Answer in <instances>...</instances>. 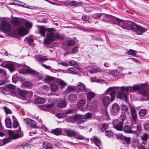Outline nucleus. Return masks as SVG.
Here are the masks:
<instances>
[{"label":"nucleus","instance_id":"21","mask_svg":"<svg viewBox=\"0 0 149 149\" xmlns=\"http://www.w3.org/2000/svg\"><path fill=\"white\" fill-rule=\"evenodd\" d=\"M6 87L8 89V91L10 94H14L15 93V86L13 84H10L7 85Z\"/></svg>","mask_w":149,"mask_h":149},{"label":"nucleus","instance_id":"2","mask_svg":"<svg viewBox=\"0 0 149 149\" xmlns=\"http://www.w3.org/2000/svg\"><path fill=\"white\" fill-rule=\"evenodd\" d=\"M125 90L127 92L129 91L132 92L134 91L132 86H122L120 88V90L122 92L120 91H118L117 93V97L122 100H124L125 102H127V95L123 92Z\"/></svg>","mask_w":149,"mask_h":149},{"label":"nucleus","instance_id":"36","mask_svg":"<svg viewBox=\"0 0 149 149\" xmlns=\"http://www.w3.org/2000/svg\"><path fill=\"white\" fill-rule=\"evenodd\" d=\"M127 54L128 55H131L133 56H134L136 57L137 56H136V51L130 49L127 52Z\"/></svg>","mask_w":149,"mask_h":149},{"label":"nucleus","instance_id":"18","mask_svg":"<svg viewBox=\"0 0 149 149\" xmlns=\"http://www.w3.org/2000/svg\"><path fill=\"white\" fill-rule=\"evenodd\" d=\"M110 99L109 97L107 96H103L102 97V100L103 104L105 107H107L109 104Z\"/></svg>","mask_w":149,"mask_h":149},{"label":"nucleus","instance_id":"29","mask_svg":"<svg viewBox=\"0 0 149 149\" xmlns=\"http://www.w3.org/2000/svg\"><path fill=\"white\" fill-rule=\"evenodd\" d=\"M75 90V88L74 86H69L65 90V92L67 93H69L74 91Z\"/></svg>","mask_w":149,"mask_h":149},{"label":"nucleus","instance_id":"30","mask_svg":"<svg viewBox=\"0 0 149 149\" xmlns=\"http://www.w3.org/2000/svg\"><path fill=\"white\" fill-rule=\"evenodd\" d=\"M109 73L113 76H119L121 74L118 70H111L110 71Z\"/></svg>","mask_w":149,"mask_h":149},{"label":"nucleus","instance_id":"40","mask_svg":"<svg viewBox=\"0 0 149 149\" xmlns=\"http://www.w3.org/2000/svg\"><path fill=\"white\" fill-rule=\"evenodd\" d=\"M45 99L43 98L39 97L35 100V102L37 104H42L45 102Z\"/></svg>","mask_w":149,"mask_h":149},{"label":"nucleus","instance_id":"61","mask_svg":"<svg viewBox=\"0 0 149 149\" xmlns=\"http://www.w3.org/2000/svg\"><path fill=\"white\" fill-rule=\"evenodd\" d=\"M18 77L16 75H15L13 76L12 78V81L13 83H15L18 80Z\"/></svg>","mask_w":149,"mask_h":149},{"label":"nucleus","instance_id":"6","mask_svg":"<svg viewBox=\"0 0 149 149\" xmlns=\"http://www.w3.org/2000/svg\"><path fill=\"white\" fill-rule=\"evenodd\" d=\"M21 131V129L20 127L17 131L7 130V132H8V135L10 136L9 138H10V139H14L22 136L23 134Z\"/></svg>","mask_w":149,"mask_h":149},{"label":"nucleus","instance_id":"48","mask_svg":"<svg viewBox=\"0 0 149 149\" xmlns=\"http://www.w3.org/2000/svg\"><path fill=\"white\" fill-rule=\"evenodd\" d=\"M128 109L127 107L125 105L122 104L121 105V109L123 112H127L128 111Z\"/></svg>","mask_w":149,"mask_h":149},{"label":"nucleus","instance_id":"38","mask_svg":"<svg viewBox=\"0 0 149 149\" xmlns=\"http://www.w3.org/2000/svg\"><path fill=\"white\" fill-rule=\"evenodd\" d=\"M147 112V111L144 109H140L139 111V115L140 116H144Z\"/></svg>","mask_w":149,"mask_h":149},{"label":"nucleus","instance_id":"25","mask_svg":"<svg viewBox=\"0 0 149 149\" xmlns=\"http://www.w3.org/2000/svg\"><path fill=\"white\" fill-rule=\"evenodd\" d=\"M62 131V130L61 128H56L55 129H52L51 131L54 134L58 135H61Z\"/></svg>","mask_w":149,"mask_h":149},{"label":"nucleus","instance_id":"51","mask_svg":"<svg viewBox=\"0 0 149 149\" xmlns=\"http://www.w3.org/2000/svg\"><path fill=\"white\" fill-rule=\"evenodd\" d=\"M68 70L70 71L73 72L74 73H76L79 70V69L76 67L70 68Z\"/></svg>","mask_w":149,"mask_h":149},{"label":"nucleus","instance_id":"16","mask_svg":"<svg viewBox=\"0 0 149 149\" xmlns=\"http://www.w3.org/2000/svg\"><path fill=\"white\" fill-rule=\"evenodd\" d=\"M64 3L67 5L76 6L77 5H80L81 4V2H78L73 1H66L64 2Z\"/></svg>","mask_w":149,"mask_h":149},{"label":"nucleus","instance_id":"27","mask_svg":"<svg viewBox=\"0 0 149 149\" xmlns=\"http://www.w3.org/2000/svg\"><path fill=\"white\" fill-rule=\"evenodd\" d=\"M43 147L46 149H52V145L48 142L44 141L43 144Z\"/></svg>","mask_w":149,"mask_h":149},{"label":"nucleus","instance_id":"23","mask_svg":"<svg viewBox=\"0 0 149 149\" xmlns=\"http://www.w3.org/2000/svg\"><path fill=\"white\" fill-rule=\"evenodd\" d=\"M120 109V106L117 104L115 103L113 104L112 109L114 112L116 113L118 112L119 111Z\"/></svg>","mask_w":149,"mask_h":149},{"label":"nucleus","instance_id":"7","mask_svg":"<svg viewBox=\"0 0 149 149\" xmlns=\"http://www.w3.org/2000/svg\"><path fill=\"white\" fill-rule=\"evenodd\" d=\"M19 73L22 74L29 73L37 76L39 74L38 72L33 70L27 66L24 65L22 66V68L19 70Z\"/></svg>","mask_w":149,"mask_h":149},{"label":"nucleus","instance_id":"1","mask_svg":"<svg viewBox=\"0 0 149 149\" xmlns=\"http://www.w3.org/2000/svg\"><path fill=\"white\" fill-rule=\"evenodd\" d=\"M11 22L12 24L15 27V30L19 35L24 36L28 33L27 31L25 28L19 26L20 21L18 18L15 17L12 18Z\"/></svg>","mask_w":149,"mask_h":149},{"label":"nucleus","instance_id":"41","mask_svg":"<svg viewBox=\"0 0 149 149\" xmlns=\"http://www.w3.org/2000/svg\"><path fill=\"white\" fill-rule=\"evenodd\" d=\"M50 88L52 91L53 92L56 91L57 89V86L54 84H51Z\"/></svg>","mask_w":149,"mask_h":149},{"label":"nucleus","instance_id":"19","mask_svg":"<svg viewBox=\"0 0 149 149\" xmlns=\"http://www.w3.org/2000/svg\"><path fill=\"white\" fill-rule=\"evenodd\" d=\"M54 105V103L52 102L50 104H45L41 106L40 108L41 110L45 111L48 109L50 107H52Z\"/></svg>","mask_w":149,"mask_h":149},{"label":"nucleus","instance_id":"34","mask_svg":"<svg viewBox=\"0 0 149 149\" xmlns=\"http://www.w3.org/2000/svg\"><path fill=\"white\" fill-rule=\"evenodd\" d=\"M67 135L68 136H74L76 134V132L74 131L69 130H68L66 132Z\"/></svg>","mask_w":149,"mask_h":149},{"label":"nucleus","instance_id":"3","mask_svg":"<svg viewBox=\"0 0 149 149\" xmlns=\"http://www.w3.org/2000/svg\"><path fill=\"white\" fill-rule=\"evenodd\" d=\"M54 30L52 28L47 29L46 39L43 42L45 44H49L55 40V33L54 32Z\"/></svg>","mask_w":149,"mask_h":149},{"label":"nucleus","instance_id":"39","mask_svg":"<svg viewBox=\"0 0 149 149\" xmlns=\"http://www.w3.org/2000/svg\"><path fill=\"white\" fill-rule=\"evenodd\" d=\"M29 145L28 144L19 145L17 146V149H27V147Z\"/></svg>","mask_w":149,"mask_h":149},{"label":"nucleus","instance_id":"11","mask_svg":"<svg viewBox=\"0 0 149 149\" xmlns=\"http://www.w3.org/2000/svg\"><path fill=\"white\" fill-rule=\"evenodd\" d=\"M118 122V120H114L113 121V127L116 130L118 131H121L123 130V122H120L117 123Z\"/></svg>","mask_w":149,"mask_h":149},{"label":"nucleus","instance_id":"20","mask_svg":"<svg viewBox=\"0 0 149 149\" xmlns=\"http://www.w3.org/2000/svg\"><path fill=\"white\" fill-rule=\"evenodd\" d=\"M47 29H46L43 26H40L39 28L38 32L40 35L43 36H45V32L47 31Z\"/></svg>","mask_w":149,"mask_h":149},{"label":"nucleus","instance_id":"10","mask_svg":"<svg viewBox=\"0 0 149 149\" xmlns=\"http://www.w3.org/2000/svg\"><path fill=\"white\" fill-rule=\"evenodd\" d=\"M120 87H110L106 91L105 93H107L108 92L111 91L110 93V95L111 97V101H112L114 99L116 95V92L115 91L112 90L118 89Z\"/></svg>","mask_w":149,"mask_h":149},{"label":"nucleus","instance_id":"53","mask_svg":"<svg viewBox=\"0 0 149 149\" xmlns=\"http://www.w3.org/2000/svg\"><path fill=\"white\" fill-rule=\"evenodd\" d=\"M74 137L76 139L80 140H83L84 139L83 137L81 135L77 134L76 132V134L74 135Z\"/></svg>","mask_w":149,"mask_h":149},{"label":"nucleus","instance_id":"54","mask_svg":"<svg viewBox=\"0 0 149 149\" xmlns=\"http://www.w3.org/2000/svg\"><path fill=\"white\" fill-rule=\"evenodd\" d=\"M33 128H35L37 127L36 123L34 120H32L31 122L29 124Z\"/></svg>","mask_w":149,"mask_h":149},{"label":"nucleus","instance_id":"58","mask_svg":"<svg viewBox=\"0 0 149 149\" xmlns=\"http://www.w3.org/2000/svg\"><path fill=\"white\" fill-rule=\"evenodd\" d=\"M19 124L18 122L15 120H14L13 122V127L14 128L17 127L19 126Z\"/></svg>","mask_w":149,"mask_h":149},{"label":"nucleus","instance_id":"56","mask_svg":"<svg viewBox=\"0 0 149 149\" xmlns=\"http://www.w3.org/2000/svg\"><path fill=\"white\" fill-rule=\"evenodd\" d=\"M24 40L25 41H27L30 45H31L33 41V38L29 37L25 38Z\"/></svg>","mask_w":149,"mask_h":149},{"label":"nucleus","instance_id":"35","mask_svg":"<svg viewBox=\"0 0 149 149\" xmlns=\"http://www.w3.org/2000/svg\"><path fill=\"white\" fill-rule=\"evenodd\" d=\"M148 134L145 133L141 136V140L144 141V143H142L143 144H145L146 143V141L148 139Z\"/></svg>","mask_w":149,"mask_h":149},{"label":"nucleus","instance_id":"57","mask_svg":"<svg viewBox=\"0 0 149 149\" xmlns=\"http://www.w3.org/2000/svg\"><path fill=\"white\" fill-rule=\"evenodd\" d=\"M11 139L10 138H5L3 139V142L4 144L5 145L10 141Z\"/></svg>","mask_w":149,"mask_h":149},{"label":"nucleus","instance_id":"63","mask_svg":"<svg viewBox=\"0 0 149 149\" xmlns=\"http://www.w3.org/2000/svg\"><path fill=\"white\" fill-rule=\"evenodd\" d=\"M120 117L121 118V120L123 121H124L126 117V116L125 113L122 112L120 115Z\"/></svg>","mask_w":149,"mask_h":149},{"label":"nucleus","instance_id":"47","mask_svg":"<svg viewBox=\"0 0 149 149\" xmlns=\"http://www.w3.org/2000/svg\"><path fill=\"white\" fill-rule=\"evenodd\" d=\"M66 116L64 112L63 113H57L56 114V116L58 118H62Z\"/></svg>","mask_w":149,"mask_h":149},{"label":"nucleus","instance_id":"12","mask_svg":"<svg viewBox=\"0 0 149 149\" xmlns=\"http://www.w3.org/2000/svg\"><path fill=\"white\" fill-rule=\"evenodd\" d=\"M1 66L8 68L11 72L15 70V65L13 62L9 63L6 64L2 63L1 64Z\"/></svg>","mask_w":149,"mask_h":149},{"label":"nucleus","instance_id":"13","mask_svg":"<svg viewBox=\"0 0 149 149\" xmlns=\"http://www.w3.org/2000/svg\"><path fill=\"white\" fill-rule=\"evenodd\" d=\"M131 128L132 129V131H134L138 134V135L136 134H135L136 137H138L142 130L141 125L139 124L133 125Z\"/></svg>","mask_w":149,"mask_h":149},{"label":"nucleus","instance_id":"46","mask_svg":"<svg viewBox=\"0 0 149 149\" xmlns=\"http://www.w3.org/2000/svg\"><path fill=\"white\" fill-rule=\"evenodd\" d=\"M105 134L106 135L109 137L112 136L114 134L113 133L112 131H106Z\"/></svg>","mask_w":149,"mask_h":149},{"label":"nucleus","instance_id":"5","mask_svg":"<svg viewBox=\"0 0 149 149\" xmlns=\"http://www.w3.org/2000/svg\"><path fill=\"white\" fill-rule=\"evenodd\" d=\"M130 28L138 35H142L147 30L146 28L137 25L135 23L132 22Z\"/></svg>","mask_w":149,"mask_h":149},{"label":"nucleus","instance_id":"52","mask_svg":"<svg viewBox=\"0 0 149 149\" xmlns=\"http://www.w3.org/2000/svg\"><path fill=\"white\" fill-rule=\"evenodd\" d=\"M102 13H95L92 15V17L95 19L99 18L102 16Z\"/></svg>","mask_w":149,"mask_h":149},{"label":"nucleus","instance_id":"60","mask_svg":"<svg viewBox=\"0 0 149 149\" xmlns=\"http://www.w3.org/2000/svg\"><path fill=\"white\" fill-rule=\"evenodd\" d=\"M23 84L24 86L25 87H30L31 85V84L30 82L27 81H24Z\"/></svg>","mask_w":149,"mask_h":149},{"label":"nucleus","instance_id":"8","mask_svg":"<svg viewBox=\"0 0 149 149\" xmlns=\"http://www.w3.org/2000/svg\"><path fill=\"white\" fill-rule=\"evenodd\" d=\"M0 27L1 31L4 33L8 32L11 30L10 24L6 21H2Z\"/></svg>","mask_w":149,"mask_h":149},{"label":"nucleus","instance_id":"17","mask_svg":"<svg viewBox=\"0 0 149 149\" xmlns=\"http://www.w3.org/2000/svg\"><path fill=\"white\" fill-rule=\"evenodd\" d=\"M35 58L38 61L40 62H43L48 59L46 56L42 55H37L35 56Z\"/></svg>","mask_w":149,"mask_h":149},{"label":"nucleus","instance_id":"24","mask_svg":"<svg viewBox=\"0 0 149 149\" xmlns=\"http://www.w3.org/2000/svg\"><path fill=\"white\" fill-rule=\"evenodd\" d=\"M132 117L133 120L135 121L137 119V114L135 109L133 108H131Z\"/></svg>","mask_w":149,"mask_h":149},{"label":"nucleus","instance_id":"22","mask_svg":"<svg viewBox=\"0 0 149 149\" xmlns=\"http://www.w3.org/2000/svg\"><path fill=\"white\" fill-rule=\"evenodd\" d=\"M0 91L3 94L6 95L10 94L8 89L6 86L3 87H0Z\"/></svg>","mask_w":149,"mask_h":149},{"label":"nucleus","instance_id":"62","mask_svg":"<svg viewBox=\"0 0 149 149\" xmlns=\"http://www.w3.org/2000/svg\"><path fill=\"white\" fill-rule=\"evenodd\" d=\"M79 47L78 46H76L73 48L72 50V54H74L77 53L78 51V48Z\"/></svg>","mask_w":149,"mask_h":149},{"label":"nucleus","instance_id":"14","mask_svg":"<svg viewBox=\"0 0 149 149\" xmlns=\"http://www.w3.org/2000/svg\"><path fill=\"white\" fill-rule=\"evenodd\" d=\"M125 133L136 134L138 135V134L134 131H132L131 127L130 125H126L125 126L122 130Z\"/></svg>","mask_w":149,"mask_h":149},{"label":"nucleus","instance_id":"33","mask_svg":"<svg viewBox=\"0 0 149 149\" xmlns=\"http://www.w3.org/2000/svg\"><path fill=\"white\" fill-rule=\"evenodd\" d=\"M5 124L6 127L8 128H10L11 127V121L10 119L6 118L5 120Z\"/></svg>","mask_w":149,"mask_h":149},{"label":"nucleus","instance_id":"44","mask_svg":"<svg viewBox=\"0 0 149 149\" xmlns=\"http://www.w3.org/2000/svg\"><path fill=\"white\" fill-rule=\"evenodd\" d=\"M77 87L80 90H83L85 89V87L82 83L79 82L77 85Z\"/></svg>","mask_w":149,"mask_h":149},{"label":"nucleus","instance_id":"37","mask_svg":"<svg viewBox=\"0 0 149 149\" xmlns=\"http://www.w3.org/2000/svg\"><path fill=\"white\" fill-rule=\"evenodd\" d=\"M101 71V69L99 68H93L89 72L91 74L98 72H100Z\"/></svg>","mask_w":149,"mask_h":149},{"label":"nucleus","instance_id":"55","mask_svg":"<svg viewBox=\"0 0 149 149\" xmlns=\"http://www.w3.org/2000/svg\"><path fill=\"white\" fill-rule=\"evenodd\" d=\"M3 108L6 114L8 113L11 114L12 113V111L6 107H4Z\"/></svg>","mask_w":149,"mask_h":149},{"label":"nucleus","instance_id":"9","mask_svg":"<svg viewBox=\"0 0 149 149\" xmlns=\"http://www.w3.org/2000/svg\"><path fill=\"white\" fill-rule=\"evenodd\" d=\"M73 119L74 121H79L78 124L84 123L86 121V119L84 118V115L81 114H77L74 116L73 117H70V118Z\"/></svg>","mask_w":149,"mask_h":149},{"label":"nucleus","instance_id":"26","mask_svg":"<svg viewBox=\"0 0 149 149\" xmlns=\"http://www.w3.org/2000/svg\"><path fill=\"white\" fill-rule=\"evenodd\" d=\"M18 93L20 96L24 98L26 97L28 94V92L26 90H20L18 91Z\"/></svg>","mask_w":149,"mask_h":149},{"label":"nucleus","instance_id":"59","mask_svg":"<svg viewBox=\"0 0 149 149\" xmlns=\"http://www.w3.org/2000/svg\"><path fill=\"white\" fill-rule=\"evenodd\" d=\"M75 44V41L73 40H70L66 42V45L68 46H72Z\"/></svg>","mask_w":149,"mask_h":149},{"label":"nucleus","instance_id":"28","mask_svg":"<svg viewBox=\"0 0 149 149\" xmlns=\"http://www.w3.org/2000/svg\"><path fill=\"white\" fill-rule=\"evenodd\" d=\"M68 98L70 102H72L76 100L77 96L75 94H72L69 95Z\"/></svg>","mask_w":149,"mask_h":149},{"label":"nucleus","instance_id":"4","mask_svg":"<svg viewBox=\"0 0 149 149\" xmlns=\"http://www.w3.org/2000/svg\"><path fill=\"white\" fill-rule=\"evenodd\" d=\"M113 19L115 20L114 24L121 26L123 29H130L132 21H124L116 17H113Z\"/></svg>","mask_w":149,"mask_h":149},{"label":"nucleus","instance_id":"31","mask_svg":"<svg viewBox=\"0 0 149 149\" xmlns=\"http://www.w3.org/2000/svg\"><path fill=\"white\" fill-rule=\"evenodd\" d=\"M95 96V94L93 92H89L88 93L87 96L88 100L89 101L93 98Z\"/></svg>","mask_w":149,"mask_h":149},{"label":"nucleus","instance_id":"32","mask_svg":"<svg viewBox=\"0 0 149 149\" xmlns=\"http://www.w3.org/2000/svg\"><path fill=\"white\" fill-rule=\"evenodd\" d=\"M67 103L64 100H63L58 104V107L59 108H62L66 106Z\"/></svg>","mask_w":149,"mask_h":149},{"label":"nucleus","instance_id":"64","mask_svg":"<svg viewBox=\"0 0 149 149\" xmlns=\"http://www.w3.org/2000/svg\"><path fill=\"white\" fill-rule=\"evenodd\" d=\"M24 120L26 124L29 125L32 120L29 118H24Z\"/></svg>","mask_w":149,"mask_h":149},{"label":"nucleus","instance_id":"50","mask_svg":"<svg viewBox=\"0 0 149 149\" xmlns=\"http://www.w3.org/2000/svg\"><path fill=\"white\" fill-rule=\"evenodd\" d=\"M141 91L142 94L143 96H146L148 95V99L149 100V94H148L146 90L144 89H142L141 90Z\"/></svg>","mask_w":149,"mask_h":149},{"label":"nucleus","instance_id":"42","mask_svg":"<svg viewBox=\"0 0 149 149\" xmlns=\"http://www.w3.org/2000/svg\"><path fill=\"white\" fill-rule=\"evenodd\" d=\"M57 82L61 86V87H63L66 85L65 81L60 79H58L57 80Z\"/></svg>","mask_w":149,"mask_h":149},{"label":"nucleus","instance_id":"45","mask_svg":"<svg viewBox=\"0 0 149 149\" xmlns=\"http://www.w3.org/2000/svg\"><path fill=\"white\" fill-rule=\"evenodd\" d=\"M55 40L57 39L59 40L63 39L64 38V35L62 34H59L58 33H55Z\"/></svg>","mask_w":149,"mask_h":149},{"label":"nucleus","instance_id":"15","mask_svg":"<svg viewBox=\"0 0 149 149\" xmlns=\"http://www.w3.org/2000/svg\"><path fill=\"white\" fill-rule=\"evenodd\" d=\"M102 16L103 18L102 19V20L105 22H107L109 20V19L112 18L113 22L114 24V22H115V20H114L113 19L114 17H113L110 15L108 14H106L102 13Z\"/></svg>","mask_w":149,"mask_h":149},{"label":"nucleus","instance_id":"43","mask_svg":"<svg viewBox=\"0 0 149 149\" xmlns=\"http://www.w3.org/2000/svg\"><path fill=\"white\" fill-rule=\"evenodd\" d=\"M85 100L83 99H81L78 102L77 105L79 107H83L85 104Z\"/></svg>","mask_w":149,"mask_h":149},{"label":"nucleus","instance_id":"49","mask_svg":"<svg viewBox=\"0 0 149 149\" xmlns=\"http://www.w3.org/2000/svg\"><path fill=\"white\" fill-rule=\"evenodd\" d=\"M25 24L26 27L27 28L30 29L32 27V23L28 21H26L25 22Z\"/></svg>","mask_w":149,"mask_h":149}]
</instances>
